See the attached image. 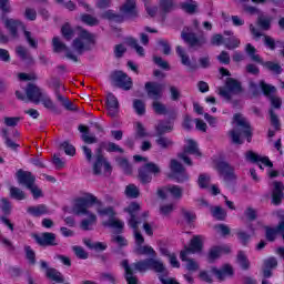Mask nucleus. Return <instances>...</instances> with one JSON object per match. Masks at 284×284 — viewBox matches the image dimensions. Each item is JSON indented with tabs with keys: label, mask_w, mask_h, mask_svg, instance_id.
I'll return each instance as SVG.
<instances>
[{
	"label": "nucleus",
	"mask_w": 284,
	"mask_h": 284,
	"mask_svg": "<svg viewBox=\"0 0 284 284\" xmlns=\"http://www.w3.org/2000/svg\"><path fill=\"white\" fill-rule=\"evenodd\" d=\"M34 179H18L20 185H24L29 190L34 199V201L43 196V191L34 184Z\"/></svg>",
	"instance_id": "ddd939ff"
},
{
	"label": "nucleus",
	"mask_w": 284,
	"mask_h": 284,
	"mask_svg": "<svg viewBox=\"0 0 284 284\" xmlns=\"http://www.w3.org/2000/svg\"><path fill=\"white\" fill-rule=\"evenodd\" d=\"M102 225L104 227H114L121 234V232H123V225L124 224L120 220H115L114 217H110L109 221L103 222Z\"/></svg>",
	"instance_id": "72a5a7b5"
},
{
	"label": "nucleus",
	"mask_w": 284,
	"mask_h": 284,
	"mask_svg": "<svg viewBox=\"0 0 284 284\" xmlns=\"http://www.w3.org/2000/svg\"><path fill=\"white\" fill-rule=\"evenodd\" d=\"M27 212L30 214V216H33L34 219H39V216H43L48 214V205L45 204H38L36 206H29L27 209Z\"/></svg>",
	"instance_id": "a878e982"
},
{
	"label": "nucleus",
	"mask_w": 284,
	"mask_h": 284,
	"mask_svg": "<svg viewBox=\"0 0 284 284\" xmlns=\"http://www.w3.org/2000/svg\"><path fill=\"white\" fill-rule=\"evenodd\" d=\"M211 272L216 276L217 281H225V278L234 276V267L230 264H224L221 268L212 266Z\"/></svg>",
	"instance_id": "dca6fc26"
},
{
	"label": "nucleus",
	"mask_w": 284,
	"mask_h": 284,
	"mask_svg": "<svg viewBox=\"0 0 284 284\" xmlns=\"http://www.w3.org/2000/svg\"><path fill=\"white\" fill-rule=\"evenodd\" d=\"M172 124L171 123H160L158 125V133L165 134V132H172Z\"/></svg>",
	"instance_id": "774afa93"
},
{
	"label": "nucleus",
	"mask_w": 284,
	"mask_h": 284,
	"mask_svg": "<svg viewBox=\"0 0 284 284\" xmlns=\"http://www.w3.org/2000/svg\"><path fill=\"white\" fill-rule=\"evenodd\" d=\"M24 253L29 265H37V253L32 250V246L26 245Z\"/></svg>",
	"instance_id": "c9c22d12"
},
{
	"label": "nucleus",
	"mask_w": 284,
	"mask_h": 284,
	"mask_svg": "<svg viewBox=\"0 0 284 284\" xmlns=\"http://www.w3.org/2000/svg\"><path fill=\"white\" fill-rule=\"evenodd\" d=\"M214 168H216V170H217V172H220L221 176H226L227 179H234V176H236L232 165L227 164L226 162L214 161Z\"/></svg>",
	"instance_id": "aec40b11"
},
{
	"label": "nucleus",
	"mask_w": 284,
	"mask_h": 284,
	"mask_svg": "<svg viewBox=\"0 0 284 284\" xmlns=\"http://www.w3.org/2000/svg\"><path fill=\"white\" fill-rule=\"evenodd\" d=\"M79 131L82 133V141H84V143H97V138L88 132V126L80 125Z\"/></svg>",
	"instance_id": "58836bf2"
},
{
	"label": "nucleus",
	"mask_w": 284,
	"mask_h": 284,
	"mask_svg": "<svg viewBox=\"0 0 284 284\" xmlns=\"http://www.w3.org/2000/svg\"><path fill=\"white\" fill-rule=\"evenodd\" d=\"M278 267V260L276 257L271 256L263 262L262 266V276L263 278H272L274 276V270Z\"/></svg>",
	"instance_id": "f8f14e48"
},
{
	"label": "nucleus",
	"mask_w": 284,
	"mask_h": 284,
	"mask_svg": "<svg viewBox=\"0 0 284 284\" xmlns=\"http://www.w3.org/2000/svg\"><path fill=\"white\" fill-rule=\"evenodd\" d=\"M33 239L40 247H55V245H59L57 234L51 232H44L41 235L33 234Z\"/></svg>",
	"instance_id": "1a4fd4ad"
},
{
	"label": "nucleus",
	"mask_w": 284,
	"mask_h": 284,
	"mask_svg": "<svg viewBox=\"0 0 284 284\" xmlns=\"http://www.w3.org/2000/svg\"><path fill=\"white\" fill-rule=\"evenodd\" d=\"M239 92H241V83L232 78L226 80L224 88L219 89L220 97H223L227 101L232 99L233 94H239Z\"/></svg>",
	"instance_id": "0eeeda50"
},
{
	"label": "nucleus",
	"mask_w": 284,
	"mask_h": 284,
	"mask_svg": "<svg viewBox=\"0 0 284 284\" xmlns=\"http://www.w3.org/2000/svg\"><path fill=\"white\" fill-rule=\"evenodd\" d=\"M10 197L14 199V201H26V192L21 191V189L17 186H11L9 189Z\"/></svg>",
	"instance_id": "f704fd0d"
},
{
	"label": "nucleus",
	"mask_w": 284,
	"mask_h": 284,
	"mask_svg": "<svg viewBox=\"0 0 284 284\" xmlns=\"http://www.w3.org/2000/svg\"><path fill=\"white\" fill-rule=\"evenodd\" d=\"M257 23H258L260 28H262V30H270L272 19L261 16L257 20Z\"/></svg>",
	"instance_id": "052dcab7"
},
{
	"label": "nucleus",
	"mask_w": 284,
	"mask_h": 284,
	"mask_svg": "<svg viewBox=\"0 0 284 284\" xmlns=\"http://www.w3.org/2000/svg\"><path fill=\"white\" fill-rule=\"evenodd\" d=\"M124 212L130 215L129 227L132 230H139L141 222L136 219V215L141 212V204L138 202H131L128 207H124Z\"/></svg>",
	"instance_id": "6e6552de"
},
{
	"label": "nucleus",
	"mask_w": 284,
	"mask_h": 284,
	"mask_svg": "<svg viewBox=\"0 0 284 284\" xmlns=\"http://www.w3.org/2000/svg\"><path fill=\"white\" fill-rule=\"evenodd\" d=\"M72 251L74 252L77 258H80L81 261L88 260V252H85V248L82 246H73Z\"/></svg>",
	"instance_id": "09e8293b"
},
{
	"label": "nucleus",
	"mask_w": 284,
	"mask_h": 284,
	"mask_svg": "<svg viewBox=\"0 0 284 284\" xmlns=\"http://www.w3.org/2000/svg\"><path fill=\"white\" fill-rule=\"evenodd\" d=\"M168 192L173 196V199H182L183 197V189L179 185H168Z\"/></svg>",
	"instance_id": "37998d69"
},
{
	"label": "nucleus",
	"mask_w": 284,
	"mask_h": 284,
	"mask_svg": "<svg viewBox=\"0 0 284 284\" xmlns=\"http://www.w3.org/2000/svg\"><path fill=\"white\" fill-rule=\"evenodd\" d=\"M125 194L129 199H139V189L134 184H129L125 189Z\"/></svg>",
	"instance_id": "8fccbe9b"
},
{
	"label": "nucleus",
	"mask_w": 284,
	"mask_h": 284,
	"mask_svg": "<svg viewBox=\"0 0 284 284\" xmlns=\"http://www.w3.org/2000/svg\"><path fill=\"white\" fill-rule=\"evenodd\" d=\"M155 143H158L159 148L162 150H168L169 148H172L174 145V141L170 138L160 136L155 140Z\"/></svg>",
	"instance_id": "a19ab883"
},
{
	"label": "nucleus",
	"mask_w": 284,
	"mask_h": 284,
	"mask_svg": "<svg viewBox=\"0 0 284 284\" xmlns=\"http://www.w3.org/2000/svg\"><path fill=\"white\" fill-rule=\"evenodd\" d=\"M61 32H62V37L67 40L70 41V39H72V37H74V30H72V27H70V24H64L61 28Z\"/></svg>",
	"instance_id": "603ef678"
},
{
	"label": "nucleus",
	"mask_w": 284,
	"mask_h": 284,
	"mask_svg": "<svg viewBox=\"0 0 284 284\" xmlns=\"http://www.w3.org/2000/svg\"><path fill=\"white\" fill-rule=\"evenodd\" d=\"M245 158L246 161H250V163H256L261 169H263L262 165H265V168H272L274 165L272 161H270V158L263 156L254 151L246 152Z\"/></svg>",
	"instance_id": "9b49d317"
},
{
	"label": "nucleus",
	"mask_w": 284,
	"mask_h": 284,
	"mask_svg": "<svg viewBox=\"0 0 284 284\" xmlns=\"http://www.w3.org/2000/svg\"><path fill=\"white\" fill-rule=\"evenodd\" d=\"M236 236L244 247L250 243V239H252V236L247 232L241 230L236 232Z\"/></svg>",
	"instance_id": "a18cd8bd"
},
{
	"label": "nucleus",
	"mask_w": 284,
	"mask_h": 284,
	"mask_svg": "<svg viewBox=\"0 0 284 284\" xmlns=\"http://www.w3.org/2000/svg\"><path fill=\"white\" fill-rule=\"evenodd\" d=\"M189 154L193 156H201V151L199 150V144L196 141L187 138L185 139L184 150L182 153L179 154V158L186 164L192 165V160L190 159Z\"/></svg>",
	"instance_id": "423d86ee"
},
{
	"label": "nucleus",
	"mask_w": 284,
	"mask_h": 284,
	"mask_svg": "<svg viewBox=\"0 0 284 284\" xmlns=\"http://www.w3.org/2000/svg\"><path fill=\"white\" fill-rule=\"evenodd\" d=\"M92 205H102V203L97 196H94V194L91 193H87L83 197L75 199V203L73 205V211L78 216L81 214L89 216V219H84L80 223V227L84 232L92 230L90 225H94V223H97V215L94 213H90L88 210L89 207H92Z\"/></svg>",
	"instance_id": "7ed1b4c3"
},
{
	"label": "nucleus",
	"mask_w": 284,
	"mask_h": 284,
	"mask_svg": "<svg viewBox=\"0 0 284 284\" xmlns=\"http://www.w3.org/2000/svg\"><path fill=\"white\" fill-rule=\"evenodd\" d=\"M112 79L115 85H118V88H122V90H130V88H132V79L122 71L114 72Z\"/></svg>",
	"instance_id": "f3484780"
},
{
	"label": "nucleus",
	"mask_w": 284,
	"mask_h": 284,
	"mask_svg": "<svg viewBox=\"0 0 284 284\" xmlns=\"http://www.w3.org/2000/svg\"><path fill=\"white\" fill-rule=\"evenodd\" d=\"M230 252H232L230 246L214 245L209 250L206 254L207 263H214V261H217L220 256L223 254H230Z\"/></svg>",
	"instance_id": "4468645a"
},
{
	"label": "nucleus",
	"mask_w": 284,
	"mask_h": 284,
	"mask_svg": "<svg viewBox=\"0 0 284 284\" xmlns=\"http://www.w3.org/2000/svg\"><path fill=\"white\" fill-rule=\"evenodd\" d=\"M181 38L183 41H185V43H189L191 48H196V45H201V43H203V41L194 36V32L191 28L183 29Z\"/></svg>",
	"instance_id": "5701e85b"
},
{
	"label": "nucleus",
	"mask_w": 284,
	"mask_h": 284,
	"mask_svg": "<svg viewBox=\"0 0 284 284\" xmlns=\"http://www.w3.org/2000/svg\"><path fill=\"white\" fill-rule=\"evenodd\" d=\"M121 267L124 270L126 284H139V277L134 276V272H139V274H145V272L163 274V272H165V265L156 258L140 260L132 263L131 266L130 261L123 260L121 262Z\"/></svg>",
	"instance_id": "f03ea898"
},
{
	"label": "nucleus",
	"mask_w": 284,
	"mask_h": 284,
	"mask_svg": "<svg viewBox=\"0 0 284 284\" xmlns=\"http://www.w3.org/2000/svg\"><path fill=\"white\" fill-rule=\"evenodd\" d=\"M278 223L275 227L266 226L265 229V239L268 243H274L278 234H284V214L278 215Z\"/></svg>",
	"instance_id": "9d476101"
},
{
	"label": "nucleus",
	"mask_w": 284,
	"mask_h": 284,
	"mask_svg": "<svg viewBox=\"0 0 284 284\" xmlns=\"http://www.w3.org/2000/svg\"><path fill=\"white\" fill-rule=\"evenodd\" d=\"M183 10H185V12H189L190 14H194V12L196 11V8H199V4L196 3V1L193 0H184L181 3Z\"/></svg>",
	"instance_id": "ea45409f"
},
{
	"label": "nucleus",
	"mask_w": 284,
	"mask_h": 284,
	"mask_svg": "<svg viewBox=\"0 0 284 284\" xmlns=\"http://www.w3.org/2000/svg\"><path fill=\"white\" fill-rule=\"evenodd\" d=\"M101 168H103L104 172H112V165H110V162H108V160L101 155V149H99L97 153V161L93 166V172H95V174H101Z\"/></svg>",
	"instance_id": "6ab92c4d"
},
{
	"label": "nucleus",
	"mask_w": 284,
	"mask_h": 284,
	"mask_svg": "<svg viewBox=\"0 0 284 284\" xmlns=\"http://www.w3.org/2000/svg\"><path fill=\"white\" fill-rule=\"evenodd\" d=\"M186 251L190 252V254H201V252H203V236L193 235Z\"/></svg>",
	"instance_id": "412c9836"
},
{
	"label": "nucleus",
	"mask_w": 284,
	"mask_h": 284,
	"mask_svg": "<svg viewBox=\"0 0 284 284\" xmlns=\"http://www.w3.org/2000/svg\"><path fill=\"white\" fill-rule=\"evenodd\" d=\"M52 88L55 90V97L58 99V101H60V103H62L63 108H65L67 110H72V102H70V100H68V98L61 95L59 88H61V82L59 80H53V83L51 84Z\"/></svg>",
	"instance_id": "393cba45"
},
{
	"label": "nucleus",
	"mask_w": 284,
	"mask_h": 284,
	"mask_svg": "<svg viewBox=\"0 0 284 284\" xmlns=\"http://www.w3.org/2000/svg\"><path fill=\"white\" fill-rule=\"evenodd\" d=\"M133 108L140 116L145 114V102L141 100H134L133 101Z\"/></svg>",
	"instance_id": "5fc2aeb1"
},
{
	"label": "nucleus",
	"mask_w": 284,
	"mask_h": 284,
	"mask_svg": "<svg viewBox=\"0 0 284 284\" xmlns=\"http://www.w3.org/2000/svg\"><path fill=\"white\" fill-rule=\"evenodd\" d=\"M182 212V216L184 219V221H186V223H194L196 221V213L192 212V211H187L185 209L181 210Z\"/></svg>",
	"instance_id": "864d4df0"
},
{
	"label": "nucleus",
	"mask_w": 284,
	"mask_h": 284,
	"mask_svg": "<svg viewBox=\"0 0 284 284\" xmlns=\"http://www.w3.org/2000/svg\"><path fill=\"white\" fill-rule=\"evenodd\" d=\"M1 136L4 140V145L10 150H17V148H19V144H17V142L10 138V134H8V129L1 130Z\"/></svg>",
	"instance_id": "2f4dec72"
},
{
	"label": "nucleus",
	"mask_w": 284,
	"mask_h": 284,
	"mask_svg": "<svg viewBox=\"0 0 284 284\" xmlns=\"http://www.w3.org/2000/svg\"><path fill=\"white\" fill-rule=\"evenodd\" d=\"M134 253L138 256H151L149 258H156V251L150 245H143L141 244L140 246L135 247Z\"/></svg>",
	"instance_id": "bb28decb"
},
{
	"label": "nucleus",
	"mask_w": 284,
	"mask_h": 284,
	"mask_svg": "<svg viewBox=\"0 0 284 284\" xmlns=\"http://www.w3.org/2000/svg\"><path fill=\"white\" fill-rule=\"evenodd\" d=\"M225 45L229 50H234L241 45V40L239 38L232 36L229 40L225 41Z\"/></svg>",
	"instance_id": "4d7b16f0"
},
{
	"label": "nucleus",
	"mask_w": 284,
	"mask_h": 284,
	"mask_svg": "<svg viewBox=\"0 0 284 284\" xmlns=\"http://www.w3.org/2000/svg\"><path fill=\"white\" fill-rule=\"evenodd\" d=\"M104 150H106V152H120V153H123V149H121V146H119L114 142L106 143L104 145Z\"/></svg>",
	"instance_id": "338daca9"
},
{
	"label": "nucleus",
	"mask_w": 284,
	"mask_h": 284,
	"mask_svg": "<svg viewBox=\"0 0 284 284\" xmlns=\"http://www.w3.org/2000/svg\"><path fill=\"white\" fill-rule=\"evenodd\" d=\"M233 125V130L229 133L232 143H235V145H241V143H243V139L251 141L252 129L250 128V122H247L242 114L237 113L234 115Z\"/></svg>",
	"instance_id": "20e7f679"
},
{
	"label": "nucleus",
	"mask_w": 284,
	"mask_h": 284,
	"mask_svg": "<svg viewBox=\"0 0 284 284\" xmlns=\"http://www.w3.org/2000/svg\"><path fill=\"white\" fill-rule=\"evenodd\" d=\"M163 84L146 82L145 90L149 99H153V101H159L163 97Z\"/></svg>",
	"instance_id": "2eb2a0df"
},
{
	"label": "nucleus",
	"mask_w": 284,
	"mask_h": 284,
	"mask_svg": "<svg viewBox=\"0 0 284 284\" xmlns=\"http://www.w3.org/2000/svg\"><path fill=\"white\" fill-rule=\"evenodd\" d=\"M27 99L32 103H39L45 93L41 92V89L34 84H29L27 88Z\"/></svg>",
	"instance_id": "4be33fe9"
},
{
	"label": "nucleus",
	"mask_w": 284,
	"mask_h": 284,
	"mask_svg": "<svg viewBox=\"0 0 284 284\" xmlns=\"http://www.w3.org/2000/svg\"><path fill=\"white\" fill-rule=\"evenodd\" d=\"M97 212L100 214V216H110V219H114V216H116V212H114V207L112 206L98 209Z\"/></svg>",
	"instance_id": "6e6d98bb"
},
{
	"label": "nucleus",
	"mask_w": 284,
	"mask_h": 284,
	"mask_svg": "<svg viewBox=\"0 0 284 284\" xmlns=\"http://www.w3.org/2000/svg\"><path fill=\"white\" fill-rule=\"evenodd\" d=\"M264 65L267 68V70H271V72H274L275 74H281V72H283V68H281L278 63L266 62Z\"/></svg>",
	"instance_id": "e2e57ef3"
},
{
	"label": "nucleus",
	"mask_w": 284,
	"mask_h": 284,
	"mask_svg": "<svg viewBox=\"0 0 284 284\" xmlns=\"http://www.w3.org/2000/svg\"><path fill=\"white\" fill-rule=\"evenodd\" d=\"M84 245L89 247V250H94L95 252H105V250H108V244L103 242L92 243V240L90 239L84 240Z\"/></svg>",
	"instance_id": "7c9ffc66"
},
{
	"label": "nucleus",
	"mask_w": 284,
	"mask_h": 284,
	"mask_svg": "<svg viewBox=\"0 0 284 284\" xmlns=\"http://www.w3.org/2000/svg\"><path fill=\"white\" fill-rule=\"evenodd\" d=\"M176 53L179 54L182 64L186 65L187 68H190V65H191L190 57H187V54H185V51L183 50L182 47H178L176 48Z\"/></svg>",
	"instance_id": "3c124183"
},
{
	"label": "nucleus",
	"mask_w": 284,
	"mask_h": 284,
	"mask_svg": "<svg viewBox=\"0 0 284 284\" xmlns=\"http://www.w3.org/2000/svg\"><path fill=\"white\" fill-rule=\"evenodd\" d=\"M106 110L109 116H116L119 112V100L112 93L106 95Z\"/></svg>",
	"instance_id": "b1692460"
},
{
	"label": "nucleus",
	"mask_w": 284,
	"mask_h": 284,
	"mask_svg": "<svg viewBox=\"0 0 284 284\" xmlns=\"http://www.w3.org/2000/svg\"><path fill=\"white\" fill-rule=\"evenodd\" d=\"M274 187L272 191V204L273 205H281L283 203L284 199V184L283 182L275 181L273 183Z\"/></svg>",
	"instance_id": "a211bd4d"
},
{
	"label": "nucleus",
	"mask_w": 284,
	"mask_h": 284,
	"mask_svg": "<svg viewBox=\"0 0 284 284\" xmlns=\"http://www.w3.org/2000/svg\"><path fill=\"white\" fill-rule=\"evenodd\" d=\"M264 45H266V48H268V50H276V45H281V43H278V41H274V38L270 37V36H265L264 37Z\"/></svg>",
	"instance_id": "bf43d9fd"
},
{
	"label": "nucleus",
	"mask_w": 284,
	"mask_h": 284,
	"mask_svg": "<svg viewBox=\"0 0 284 284\" xmlns=\"http://www.w3.org/2000/svg\"><path fill=\"white\" fill-rule=\"evenodd\" d=\"M121 12L126 17H134L136 14V2L134 0H126L125 4L121 8Z\"/></svg>",
	"instance_id": "c756f323"
},
{
	"label": "nucleus",
	"mask_w": 284,
	"mask_h": 284,
	"mask_svg": "<svg viewBox=\"0 0 284 284\" xmlns=\"http://www.w3.org/2000/svg\"><path fill=\"white\" fill-rule=\"evenodd\" d=\"M211 214L216 221H225L227 213L221 206H211Z\"/></svg>",
	"instance_id": "473e14b6"
},
{
	"label": "nucleus",
	"mask_w": 284,
	"mask_h": 284,
	"mask_svg": "<svg viewBox=\"0 0 284 284\" xmlns=\"http://www.w3.org/2000/svg\"><path fill=\"white\" fill-rule=\"evenodd\" d=\"M19 121H21V118L19 116H6L4 125H7V128H17V125H19Z\"/></svg>",
	"instance_id": "680f3d73"
},
{
	"label": "nucleus",
	"mask_w": 284,
	"mask_h": 284,
	"mask_svg": "<svg viewBox=\"0 0 284 284\" xmlns=\"http://www.w3.org/2000/svg\"><path fill=\"white\" fill-rule=\"evenodd\" d=\"M47 278L54 281V283H63L64 281L61 272L57 271V268H48Z\"/></svg>",
	"instance_id": "e433bc0d"
},
{
	"label": "nucleus",
	"mask_w": 284,
	"mask_h": 284,
	"mask_svg": "<svg viewBox=\"0 0 284 284\" xmlns=\"http://www.w3.org/2000/svg\"><path fill=\"white\" fill-rule=\"evenodd\" d=\"M174 212V204H164L160 206V214L168 216Z\"/></svg>",
	"instance_id": "69168bd1"
},
{
	"label": "nucleus",
	"mask_w": 284,
	"mask_h": 284,
	"mask_svg": "<svg viewBox=\"0 0 284 284\" xmlns=\"http://www.w3.org/2000/svg\"><path fill=\"white\" fill-rule=\"evenodd\" d=\"M170 170L173 172V174H185V169L176 160H171Z\"/></svg>",
	"instance_id": "c03bdc74"
},
{
	"label": "nucleus",
	"mask_w": 284,
	"mask_h": 284,
	"mask_svg": "<svg viewBox=\"0 0 284 284\" xmlns=\"http://www.w3.org/2000/svg\"><path fill=\"white\" fill-rule=\"evenodd\" d=\"M236 261L241 270H243L244 272H247V270H250L251 263H250V258H247V255L245 254V251L237 252Z\"/></svg>",
	"instance_id": "c85d7f7f"
},
{
	"label": "nucleus",
	"mask_w": 284,
	"mask_h": 284,
	"mask_svg": "<svg viewBox=\"0 0 284 284\" xmlns=\"http://www.w3.org/2000/svg\"><path fill=\"white\" fill-rule=\"evenodd\" d=\"M78 38L73 40L71 49H69L65 43L61 41V38L54 37L52 39V45L54 52L61 53L63 52L67 57V59H70L71 61H79L78 57L79 54H83L85 50H88L91 45V43H94V36L92 33L78 28Z\"/></svg>",
	"instance_id": "f257e3e1"
},
{
	"label": "nucleus",
	"mask_w": 284,
	"mask_h": 284,
	"mask_svg": "<svg viewBox=\"0 0 284 284\" xmlns=\"http://www.w3.org/2000/svg\"><path fill=\"white\" fill-rule=\"evenodd\" d=\"M16 52H17L18 57H20V59H22V61H27V59H32L30 57V53L28 52V49H26L24 47H18L16 49Z\"/></svg>",
	"instance_id": "0e129e2a"
},
{
	"label": "nucleus",
	"mask_w": 284,
	"mask_h": 284,
	"mask_svg": "<svg viewBox=\"0 0 284 284\" xmlns=\"http://www.w3.org/2000/svg\"><path fill=\"white\" fill-rule=\"evenodd\" d=\"M161 172V168L158 164H154L153 162H149L144 164L142 169H140L141 176H148V174H159Z\"/></svg>",
	"instance_id": "cd10ccee"
},
{
	"label": "nucleus",
	"mask_w": 284,
	"mask_h": 284,
	"mask_svg": "<svg viewBox=\"0 0 284 284\" xmlns=\"http://www.w3.org/2000/svg\"><path fill=\"white\" fill-rule=\"evenodd\" d=\"M2 23L4 24V28H8L13 39H17V37H19L18 30H22L29 45L31 48H37L38 45L37 40L34 39V37H32V33L30 31L26 30V26H23V23H21L18 20L9 19V18H2Z\"/></svg>",
	"instance_id": "39448f33"
},
{
	"label": "nucleus",
	"mask_w": 284,
	"mask_h": 284,
	"mask_svg": "<svg viewBox=\"0 0 284 284\" xmlns=\"http://www.w3.org/2000/svg\"><path fill=\"white\" fill-rule=\"evenodd\" d=\"M0 201V210L3 213L2 216H10V214H12V203L10 202V200H8V197H2Z\"/></svg>",
	"instance_id": "4c0bfd02"
},
{
	"label": "nucleus",
	"mask_w": 284,
	"mask_h": 284,
	"mask_svg": "<svg viewBox=\"0 0 284 284\" xmlns=\"http://www.w3.org/2000/svg\"><path fill=\"white\" fill-rule=\"evenodd\" d=\"M40 101L43 104V106L47 108V110H51V111L57 110V105L54 104L52 99H50V97H48V94L44 93V95H42Z\"/></svg>",
	"instance_id": "49530a36"
},
{
	"label": "nucleus",
	"mask_w": 284,
	"mask_h": 284,
	"mask_svg": "<svg viewBox=\"0 0 284 284\" xmlns=\"http://www.w3.org/2000/svg\"><path fill=\"white\" fill-rule=\"evenodd\" d=\"M128 43H129V45H131V48L135 49L139 57H145V49H143V47L139 45L136 40H134L133 38H129Z\"/></svg>",
	"instance_id": "de8ad7c7"
},
{
	"label": "nucleus",
	"mask_w": 284,
	"mask_h": 284,
	"mask_svg": "<svg viewBox=\"0 0 284 284\" xmlns=\"http://www.w3.org/2000/svg\"><path fill=\"white\" fill-rule=\"evenodd\" d=\"M246 53L251 57V59L253 61H257L261 62V57H258V54H256V48H254L252 44H246Z\"/></svg>",
	"instance_id": "13d9d810"
},
{
	"label": "nucleus",
	"mask_w": 284,
	"mask_h": 284,
	"mask_svg": "<svg viewBox=\"0 0 284 284\" xmlns=\"http://www.w3.org/2000/svg\"><path fill=\"white\" fill-rule=\"evenodd\" d=\"M134 128H135V139H145V136H150L148 131H145V126H143V123L135 122Z\"/></svg>",
	"instance_id": "79ce46f5"
}]
</instances>
